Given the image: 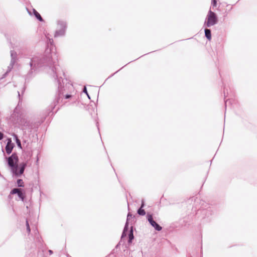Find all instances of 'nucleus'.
Here are the masks:
<instances>
[{
  "label": "nucleus",
  "instance_id": "1",
  "mask_svg": "<svg viewBox=\"0 0 257 257\" xmlns=\"http://www.w3.org/2000/svg\"><path fill=\"white\" fill-rule=\"evenodd\" d=\"M207 19L206 25L208 27L213 26L217 22V18L216 14L211 11L208 12Z\"/></svg>",
  "mask_w": 257,
  "mask_h": 257
},
{
  "label": "nucleus",
  "instance_id": "2",
  "mask_svg": "<svg viewBox=\"0 0 257 257\" xmlns=\"http://www.w3.org/2000/svg\"><path fill=\"white\" fill-rule=\"evenodd\" d=\"M148 220L151 225L154 227L157 231H160L162 228L153 219V216L151 214L147 215Z\"/></svg>",
  "mask_w": 257,
  "mask_h": 257
},
{
  "label": "nucleus",
  "instance_id": "3",
  "mask_svg": "<svg viewBox=\"0 0 257 257\" xmlns=\"http://www.w3.org/2000/svg\"><path fill=\"white\" fill-rule=\"evenodd\" d=\"M10 193L11 194H17L19 198L23 201L25 200L26 197L25 193L23 192L21 189L14 188L12 190Z\"/></svg>",
  "mask_w": 257,
  "mask_h": 257
},
{
  "label": "nucleus",
  "instance_id": "4",
  "mask_svg": "<svg viewBox=\"0 0 257 257\" xmlns=\"http://www.w3.org/2000/svg\"><path fill=\"white\" fill-rule=\"evenodd\" d=\"M18 160L17 156L16 154H13L8 158L9 165L12 167L14 166L15 163H17Z\"/></svg>",
  "mask_w": 257,
  "mask_h": 257
},
{
  "label": "nucleus",
  "instance_id": "5",
  "mask_svg": "<svg viewBox=\"0 0 257 257\" xmlns=\"http://www.w3.org/2000/svg\"><path fill=\"white\" fill-rule=\"evenodd\" d=\"M26 166V164H25V163H23V164H21L20 165V169L19 171H18V167L16 169L15 172V174L17 176L22 174L24 173Z\"/></svg>",
  "mask_w": 257,
  "mask_h": 257
},
{
  "label": "nucleus",
  "instance_id": "6",
  "mask_svg": "<svg viewBox=\"0 0 257 257\" xmlns=\"http://www.w3.org/2000/svg\"><path fill=\"white\" fill-rule=\"evenodd\" d=\"M13 149V144L11 143V140L9 139L6 147V151L8 154H10Z\"/></svg>",
  "mask_w": 257,
  "mask_h": 257
},
{
  "label": "nucleus",
  "instance_id": "7",
  "mask_svg": "<svg viewBox=\"0 0 257 257\" xmlns=\"http://www.w3.org/2000/svg\"><path fill=\"white\" fill-rule=\"evenodd\" d=\"M205 35L206 37L209 40H210L211 39V31L209 29H206L205 30Z\"/></svg>",
  "mask_w": 257,
  "mask_h": 257
},
{
  "label": "nucleus",
  "instance_id": "8",
  "mask_svg": "<svg viewBox=\"0 0 257 257\" xmlns=\"http://www.w3.org/2000/svg\"><path fill=\"white\" fill-rule=\"evenodd\" d=\"M33 12H34V14L35 16V17L39 20H40V21H43V20L42 18L41 17V15L39 14V13L38 12H37L36 10H34Z\"/></svg>",
  "mask_w": 257,
  "mask_h": 257
},
{
  "label": "nucleus",
  "instance_id": "9",
  "mask_svg": "<svg viewBox=\"0 0 257 257\" xmlns=\"http://www.w3.org/2000/svg\"><path fill=\"white\" fill-rule=\"evenodd\" d=\"M134 239V235H133V230L131 229L130 231V233H129V240H128V242H132V240Z\"/></svg>",
  "mask_w": 257,
  "mask_h": 257
},
{
  "label": "nucleus",
  "instance_id": "10",
  "mask_svg": "<svg viewBox=\"0 0 257 257\" xmlns=\"http://www.w3.org/2000/svg\"><path fill=\"white\" fill-rule=\"evenodd\" d=\"M17 185L19 187H24V183L22 179H18L17 180Z\"/></svg>",
  "mask_w": 257,
  "mask_h": 257
},
{
  "label": "nucleus",
  "instance_id": "11",
  "mask_svg": "<svg viewBox=\"0 0 257 257\" xmlns=\"http://www.w3.org/2000/svg\"><path fill=\"white\" fill-rule=\"evenodd\" d=\"M138 213L140 215H145L146 212L143 208H140L138 211Z\"/></svg>",
  "mask_w": 257,
  "mask_h": 257
},
{
  "label": "nucleus",
  "instance_id": "12",
  "mask_svg": "<svg viewBox=\"0 0 257 257\" xmlns=\"http://www.w3.org/2000/svg\"><path fill=\"white\" fill-rule=\"evenodd\" d=\"M15 137L16 138V143L18 145V146L20 147V148H22L21 147V142H20V140L18 138L17 136L16 135H15Z\"/></svg>",
  "mask_w": 257,
  "mask_h": 257
},
{
  "label": "nucleus",
  "instance_id": "13",
  "mask_svg": "<svg viewBox=\"0 0 257 257\" xmlns=\"http://www.w3.org/2000/svg\"><path fill=\"white\" fill-rule=\"evenodd\" d=\"M27 230L29 233L31 231L30 227L28 221H26Z\"/></svg>",
  "mask_w": 257,
  "mask_h": 257
},
{
  "label": "nucleus",
  "instance_id": "14",
  "mask_svg": "<svg viewBox=\"0 0 257 257\" xmlns=\"http://www.w3.org/2000/svg\"><path fill=\"white\" fill-rule=\"evenodd\" d=\"M213 6L216 7L217 5V1L216 0H213L212 1Z\"/></svg>",
  "mask_w": 257,
  "mask_h": 257
},
{
  "label": "nucleus",
  "instance_id": "15",
  "mask_svg": "<svg viewBox=\"0 0 257 257\" xmlns=\"http://www.w3.org/2000/svg\"><path fill=\"white\" fill-rule=\"evenodd\" d=\"M3 138V134L0 132V140Z\"/></svg>",
  "mask_w": 257,
  "mask_h": 257
},
{
  "label": "nucleus",
  "instance_id": "16",
  "mask_svg": "<svg viewBox=\"0 0 257 257\" xmlns=\"http://www.w3.org/2000/svg\"><path fill=\"white\" fill-rule=\"evenodd\" d=\"M83 91L88 96L86 87H84Z\"/></svg>",
  "mask_w": 257,
  "mask_h": 257
},
{
  "label": "nucleus",
  "instance_id": "17",
  "mask_svg": "<svg viewBox=\"0 0 257 257\" xmlns=\"http://www.w3.org/2000/svg\"><path fill=\"white\" fill-rule=\"evenodd\" d=\"M71 97V95H66L65 96V98H70Z\"/></svg>",
  "mask_w": 257,
  "mask_h": 257
},
{
  "label": "nucleus",
  "instance_id": "18",
  "mask_svg": "<svg viewBox=\"0 0 257 257\" xmlns=\"http://www.w3.org/2000/svg\"><path fill=\"white\" fill-rule=\"evenodd\" d=\"M144 205H145V204H144V201H142V205H141V207H140V208H143L144 207Z\"/></svg>",
  "mask_w": 257,
  "mask_h": 257
},
{
  "label": "nucleus",
  "instance_id": "19",
  "mask_svg": "<svg viewBox=\"0 0 257 257\" xmlns=\"http://www.w3.org/2000/svg\"><path fill=\"white\" fill-rule=\"evenodd\" d=\"M125 232H126V230H125V229H124L123 231V232L122 233V237H123L124 236V235L125 234Z\"/></svg>",
  "mask_w": 257,
  "mask_h": 257
},
{
  "label": "nucleus",
  "instance_id": "20",
  "mask_svg": "<svg viewBox=\"0 0 257 257\" xmlns=\"http://www.w3.org/2000/svg\"><path fill=\"white\" fill-rule=\"evenodd\" d=\"M30 65H31V67L32 66V62L30 63Z\"/></svg>",
  "mask_w": 257,
  "mask_h": 257
}]
</instances>
